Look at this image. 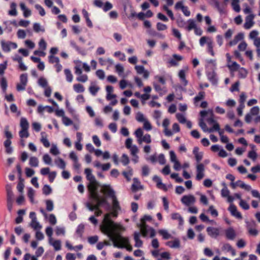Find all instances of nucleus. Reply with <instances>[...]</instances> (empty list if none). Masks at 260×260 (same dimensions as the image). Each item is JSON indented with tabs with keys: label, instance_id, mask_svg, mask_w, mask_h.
<instances>
[{
	"label": "nucleus",
	"instance_id": "nucleus-1",
	"mask_svg": "<svg viewBox=\"0 0 260 260\" xmlns=\"http://www.w3.org/2000/svg\"><path fill=\"white\" fill-rule=\"evenodd\" d=\"M118 212V210H113L111 213L106 214L104 216L103 223L101 226V229L102 232L113 242L114 247H123V245L119 244L120 243L124 244L127 242V240L124 239L118 232L121 226L115 223L111 219V215L115 217H117Z\"/></svg>",
	"mask_w": 260,
	"mask_h": 260
},
{
	"label": "nucleus",
	"instance_id": "nucleus-2",
	"mask_svg": "<svg viewBox=\"0 0 260 260\" xmlns=\"http://www.w3.org/2000/svg\"><path fill=\"white\" fill-rule=\"evenodd\" d=\"M91 203L88 202L86 203V206L88 209L91 211H94V209H98L105 205H108V202L105 197H101L99 194L97 195L96 199H91Z\"/></svg>",
	"mask_w": 260,
	"mask_h": 260
},
{
	"label": "nucleus",
	"instance_id": "nucleus-3",
	"mask_svg": "<svg viewBox=\"0 0 260 260\" xmlns=\"http://www.w3.org/2000/svg\"><path fill=\"white\" fill-rule=\"evenodd\" d=\"M101 192L107 197L113 199L115 197V193L110 185L104 184L102 186Z\"/></svg>",
	"mask_w": 260,
	"mask_h": 260
},
{
	"label": "nucleus",
	"instance_id": "nucleus-4",
	"mask_svg": "<svg viewBox=\"0 0 260 260\" xmlns=\"http://www.w3.org/2000/svg\"><path fill=\"white\" fill-rule=\"evenodd\" d=\"M97 184L98 182L95 181V182L93 183L89 182V184L88 185V189L89 192V198L90 199H97V195L99 194L97 191Z\"/></svg>",
	"mask_w": 260,
	"mask_h": 260
},
{
	"label": "nucleus",
	"instance_id": "nucleus-5",
	"mask_svg": "<svg viewBox=\"0 0 260 260\" xmlns=\"http://www.w3.org/2000/svg\"><path fill=\"white\" fill-rule=\"evenodd\" d=\"M231 186L235 189L237 186H239L240 187L245 189L247 191H249L251 189V187L250 185L245 184L241 180H238L236 182H231Z\"/></svg>",
	"mask_w": 260,
	"mask_h": 260
},
{
	"label": "nucleus",
	"instance_id": "nucleus-6",
	"mask_svg": "<svg viewBox=\"0 0 260 260\" xmlns=\"http://www.w3.org/2000/svg\"><path fill=\"white\" fill-rule=\"evenodd\" d=\"M206 231L208 235L213 238H216L219 235V230L216 228L208 227Z\"/></svg>",
	"mask_w": 260,
	"mask_h": 260
},
{
	"label": "nucleus",
	"instance_id": "nucleus-7",
	"mask_svg": "<svg viewBox=\"0 0 260 260\" xmlns=\"http://www.w3.org/2000/svg\"><path fill=\"white\" fill-rule=\"evenodd\" d=\"M196 201L194 197L192 195L184 196L181 199V202L186 206L193 204Z\"/></svg>",
	"mask_w": 260,
	"mask_h": 260
},
{
	"label": "nucleus",
	"instance_id": "nucleus-8",
	"mask_svg": "<svg viewBox=\"0 0 260 260\" xmlns=\"http://www.w3.org/2000/svg\"><path fill=\"white\" fill-rule=\"evenodd\" d=\"M229 210L230 211L231 214L237 218L240 219L242 218L241 213L237 211V207L235 205L231 204L229 207Z\"/></svg>",
	"mask_w": 260,
	"mask_h": 260
},
{
	"label": "nucleus",
	"instance_id": "nucleus-9",
	"mask_svg": "<svg viewBox=\"0 0 260 260\" xmlns=\"http://www.w3.org/2000/svg\"><path fill=\"white\" fill-rule=\"evenodd\" d=\"M86 179L91 183H94L96 181L94 176L92 174V170L89 168H86L84 171Z\"/></svg>",
	"mask_w": 260,
	"mask_h": 260
},
{
	"label": "nucleus",
	"instance_id": "nucleus-10",
	"mask_svg": "<svg viewBox=\"0 0 260 260\" xmlns=\"http://www.w3.org/2000/svg\"><path fill=\"white\" fill-rule=\"evenodd\" d=\"M253 18L254 15L252 14H250L246 17L245 19V22L244 24V27L246 29H249L251 28L253 24Z\"/></svg>",
	"mask_w": 260,
	"mask_h": 260
},
{
	"label": "nucleus",
	"instance_id": "nucleus-11",
	"mask_svg": "<svg viewBox=\"0 0 260 260\" xmlns=\"http://www.w3.org/2000/svg\"><path fill=\"white\" fill-rule=\"evenodd\" d=\"M225 234L226 238L229 240H233L236 237L235 232L232 228L226 229L225 231Z\"/></svg>",
	"mask_w": 260,
	"mask_h": 260
},
{
	"label": "nucleus",
	"instance_id": "nucleus-12",
	"mask_svg": "<svg viewBox=\"0 0 260 260\" xmlns=\"http://www.w3.org/2000/svg\"><path fill=\"white\" fill-rule=\"evenodd\" d=\"M178 76L180 82L184 86H186L188 84V81L186 79L185 72L184 70H181L178 73Z\"/></svg>",
	"mask_w": 260,
	"mask_h": 260
},
{
	"label": "nucleus",
	"instance_id": "nucleus-13",
	"mask_svg": "<svg viewBox=\"0 0 260 260\" xmlns=\"http://www.w3.org/2000/svg\"><path fill=\"white\" fill-rule=\"evenodd\" d=\"M199 148L198 147H194L193 149V154L194 155L196 160L197 162H199L203 158V152H199Z\"/></svg>",
	"mask_w": 260,
	"mask_h": 260
},
{
	"label": "nucleus",
	"instance_id": "nucleus-14",
	"mask_svg": "<svg viewBox=\"0 0 260 260\" xmlns=\"http://www.w3.org/2000/svg\"><path fill=\"white\" fill-rule=\"evenodd\" d=\"M140 234L138 232L134 233V240L135 241V246L136 247H141L142 246L143 242L140 239Z\"/></svg>",
	"mask_w": 260,
	"mask_h": 260
},
{
	"label": "nucleus",
	"instance_id": "nucleus-15",
	"mask_svg": "<svg viewBox=\"0 0 260 260\" xmlns=\"http://www.w3.org/2000/svg\"><path fill=\"white\" fill-rule=\"evenodd\" d=\"M205 96V92L204 91H200L198 94L193 98V104L196 106H198V103L204 99Z\"/></svg>",
	"mask_w": 260,
	"mask_h": 260
},
{
	"label": "nucleus",
	"instance_id": "nucleus-16",
	"mask_svg": "<svg viewBox=\"0 0 260 260\" xmlns=\"http://www.w3.org/2000/svg\"><path fill=\"white\" fill-rule=\"evenodd\" d=\"M41 135V138L40 139V141L43 144L44 147L48 148L50 146V144L47 138L46 134L45 132H42Z\"/></svg>",
	"mask_w": 260,
	"mask_h": 260
},
{
	"label": "nucleus",
	"instance_id": "nucleus-17",
	"mask_svg": "<svg viewBox=\"0 0 260 260\" xmlns=\"http://www.w3.org/2000/svg\"><path fill=\"white\" fill-rule=\"evenodd\" d=\"M6 191L7 196V202H12L13 197V193L12 190V188L10 185H7Z\"/></svg>",
	"mask_w": 260,
	"mask_h": 260
},
{
	"label": "nucleus",
	"instance_id": "nucleus-18",
	"mask_svg": "<svg viewBox=\"0 0 260 260\" xmlns=\"http://www.w3.org/2000/svg\"><path fill=\"white\" fill-rule=\"evenodd\" d=\"M171 218L173 220H177L179 222V225H182L183 224V219L179 213H174L172 214Z\"/></svg>",
	"mask_w": 260,
	"mask_h": 260
},
{
	"label": "nucleus",
	"instance_id": "nucleus-19",
	"mask_svg": "<svg viewBox=\"0 0 260 260\" xmlns=\"http://www.w3.org/2000/svg\"><path fill=\"white\" fill-rule=\"evenodd\" d=\"M20 7L21 10L23 12V16L24 17L26 18L29 17L31 15V11L28 8H27L25 5V4L23 3H21L20 4Z\"/></svg>",
	"mask_w": 260,
	"mask_h": 260
},
{
	"label": "nucleus",
	"instance_id": "nucleus-20",
	"mask_svg": "<svg viewBox=\"0 0 260 260\" xmlns=\"http://www.w3.org/2000/svg\"><path fill=\"white\" fill-rule=\"evenodd\" d=\"M244 34H238L230 43L231 46L236 45L238 42L242 40L244 38Z\"/></svg>",
	"mask_w": 260,
	"mask_h": 260
},
{
	"label": "nucleus",
	"instance_id": "nucleus-21",
	"mask_svg": "<svg viewBox=\"0 0 260 260\" xmlns=\"http://www.w3.org/2000/svg\"><path fill=\"white\" fill-rule=\"evenodd\" d=\"M16 4L14 2H13L10 5L11 10L9 11V14L11 16H15L17 15V12L16 11Z\"/></svg>",
	"mask_w": 260,
	"mask_h": 260
},
{
	"label": "nucleus",
	"instance_id": "nucleus-22",
	"mask_svg": "<svg viewBox=\"0 0 260 260\" xmlns=\"http://www.w3.org/2000/svg\"><path fill=\"white\" fill-rule=\"evenodd\" d=\"M112 199V209L114 210L120 211L121 207L119 205V203L116 197L113 198Z\"/></svg>",
	"mask_w": 260,
	"mask_h": 260
},
{
	"label": "nucleus",
	"instance_id": "nucleus-23",
	"mask_svg": "<svg viewBox=\"0 0 260 260\" xmlns=\"http://www.w3.org/2000/svg\"><path fill=\"white\" fill-rule=\"evenodd\" d=\"M39 159L35 156H31L29 158V164L32 167H37L39 166Z\"/></svg>",
	"mask_w": 260,
	"mask_h": 260
},
{
	"label": "nucleus",
	"instance_id": "nucleus-24",
	"mask_svg": "<svg viewBox=\"0 0 260 260\" xmlns=\"http://www.w3.org/2000/svg\"><path fill=\"white\" fill-rule=\"evenodd\" d=\"M20 125L21 129H28L29 123L27 119L24 117H22L20 119Z\"/></svg>",
	"mask_w": 260,
	"mask_h": 260
},
{
	"label": "nucleus",
	"instance_id": "nucleus-25",
	"mask_svg": "<svg viewBox=\"0 0 260 260\" xmlns=\"http://www.w3.org/2000/svg\"><path fill=\"white\" fill-rule=\"evenodd\" d=\"M64 73L66 75L67 81L69 82H72L73 81V76L71 71L68 69H66L64 70Z\"/></svg>",
	"mask_w": 260,
	"mask_h": 260
},
{
	"label": "nucleus",
	"instance_id": "nucleus-26",
	"mask_svg": "<svg viewBox=\"0 0 260 260\" xmlns=\"http://www.w3.org/2000/svg\"><path fill=\"white\" fill-rule=\"evenodd\" d=\"M55 162L58 168L61 169H65L66 164L65 161L62 158H58L55 160Z\"/></svg>",
	"mask_w": 260,
	"mask_h": 260
},
{
	"label": "nucleus",
	"instance_id": "nucleus-27",
	"mask_svg": "<svg viewBox=\"0 0 260 260\" xmlns=\"http://www.w3.org/2000/svg\"><path fill=\"white\" fill-rule=\"evenodd\" d=\"M222 185L224 187L221 190V194L222 197L226 198L227 196H229L230 192L225 183H222Z\"/></svg>",
	"mask_w": 260,
	"mask_h": 260
},
{
	"label": "nucleus",
	"instance_id": "nucleus-28",
	"mask_svg": "<svg viewBox=\"0 0 260 260\" xmlns=\"http://www.w3.org/2000/svg\"><path fill=\"white\" fill-rule=\"evenodd\" d=\"M187 30L188 31H190L192 29H196L197 26L195 22V21L193 19H189L188 21V24L187 26Z\"/></svg>",
	"mask_w": 260,
	"mask_h": 260
},
{
	"label": "nucleus",
	"instance_id": "nucleus-29",
	"mask_svg": "<svg viewBox=\"0 0 260 260\" xmlns=\"http://www.w3.org/2000/svg\"><path fill=\"white\" fill-rule=\"evenodd\" d=\"M74 90L77 93H81L84 91V87L83 85L81 84H75L73 85Z\"/></svg>",
	"mask_w": 260,
	"mask_h": 260
},
{
	"label": "nucleus",
	"instance_id": "nucleus-30",
	"mask_svg": "<svg viewBox=\"0 0 260 260\" xmlns=\"http://www.w3.org/2000/svg\"><path fill=\"white\" fill-rule=\"evenodd\" d=\"M141 232L143 237H146L149 232V229H147V225L146 224H140Z\"/></svg>",
	"mask_w": 260,
	"mask_h": 260
},
{
	"label": "nucleus",
	"instance_id": "nucleus-31",
	"mask_svg": "<svg viewBox=\"0 0 260 260\" xmlns=\"http://www.w3.org/2000/svg\"><path fill=\"white\" fill-rule=\"evenodd\" d=\"M166 244L171 248H178L180 246V241L178 240H175L174 241H169Z\"/></svg>",
	"mask_w": 260,
	"mask_h": 260
},
{
	"label": "nucleus",
	"instance_id": "nucleus-32",
	"mask_svg": "<svg viewBox=\"0 0 260 260\" xmlns=\"http://www.w3.org/2000/svg\"><path fill=\"white\" fill-rule=\"evenodd\" d=\"M239 0H232V6L236 12H239L240 11V7L239 5Z\"/></svg>",
	"mask_w": 260,
	"mask_h": 260
},
{
	"label": "nucleus",
	"instance_id": "nucleus-33",
	"mask_svg": "<svg viewBox=\"0 0 260 260\" xmlns=\"http://www.w3.org/2000/svg\"><path fill=\"white\" fill-rule=\"evenodd\" d=\"M209 42H212V40L208 37L204 36L201 38L200 44L201 46H204L205 44H207L208 45Z\"/></svg>",
	"mask_w": 260,
	"mask_h": 260
},
{
	"label": "nucleus",
	"instance_id": "nucleus-34",
	"mask_svg": "<svg viewBox=\"0 0 260 260\" xmlns=\"http://www.w3.org/2000/svg\"><path fill=\"white\" fill-rule=\"evenodd\" d=\"M133 180L134 183L132 185V190L133 192H136L139 189L138 185L140 184V182L136 178H134Z\"/></svg>",
	"mask_w": 260,
	"mask_h": 260
},
{
	"label": "nucleus",
	"instance_id": "nucleus-35",
	"mask_svg": "<svg viewBox=\"0 0 260 260\" xmlns=\"http://www.w3.org/2000/svg\"><path fill=\"white\" fill-rule=\"evenodd\" d=\"M28 129H21L19 133V137L22 139L23 138H27L29 137V134L28 132Z\"/></svg>",
	"mask_w": 260,
	"mask_h": 260
},
{
	"label": "nucleus",
	"instance_id": "nucleus-36",
	"mask_svg": "<svg viewBox=\"0 0 260 260\" xmlns=\"http://www.w3.org/2000/svg\"><path fill=\"white\" fill-rule=\"evenodd\" d=\"M2 47L3 51L9 52L11 50L10 42L5 43L4 41H2Z\"/></svg>",
	"mask_w": 260,
	"mask_h": 260
},
{
	"label": "nucleus",
	"instance_id": "nucleus-37",
	"mask_svg": "<svg viewBox=\"0 0 260 260\" xmlns=\"http://www.w3.org/2000/svg\"><path fill=\"white\" fill-rule=\"evenodd\" d=\"M159 233L162 236L163 238L165 240L169 239L171 238V235L167 231L165 230H159Z\"/></svg>",
	"mask_w": 260,
	"mask_h": 260
},
{
	"label": "nucleus",
	"instance_id": "nucleus-38",
	"mask_svg": "<svg viewBox=\"0 0 260 260\" xmlns=\"http://www.w3.org/2000/svg\"><path fill=\"white\" fill-rule=\"evenodd\" d=\"M27 74H22L20 76V83L26 85L27 83Z\"/></svg>",
	"mask_w": 260,
	"mask_h": 260
},
{
	"label": "nucleus",
	"instance_id": "nucleus-39",
	"mask_svg": "<svg viewBox=\"0 0 260 260\" xmlns=\"http://www.w3.org/2000/svg\"><path fill=\"white\" fill-rule=\"evenodd\" d=\"M43 193L45 195H49L52 192L51 187L48 185H45L42 189Z\"/></svg>",
	"mask_w": 260,
	"mask_h": 260
},
{
	"label": "nucleus",
	"instance_id": "nucleus-40",
	"mask_svg": "<svg viewBox=\"0 0 260 260\" xmlns=\"http://www.w3.org/2000/svg\"><path fill=\"white\" fill-rule=\"evenodd\" d=\"M49 62L51 63H58L59 62V59L58 57L54 56L52 55H50L48 56Z\"/></svg>",
	"mask_w": 260,
	"mask_h": 260
},
{
	"label": "nucleus",
	"instance_id": "nucleus-41",
	"mask_svg": "<svg viewBox=\"0 0 260 260\" xmlns=\"http://www.w3.org/2000/svg\"><path fill=\"white\" fill-rule=\"evenodd\" d=\"M30 226L35 230L40 229L42 228L41 225L37 221V219L31 221Z\"/></svg>",
	"mask_w": 260,
	"mask_h": 260
},
{
	"label": "nucleus",
	"instance_id": "nucleus-42",
	"mask_svg": "<svg viewBox=\"0 0 260 260\" xmlns=\"http://www.w3.org/2000/svg\"><path fill=\"white\" fill-rule=\"evenodd\" d=\"M141 141L147 143H150L151 142L150 135L149 134H146L142 138L141 140H139V143H140Z\"/></svg>",
	"mask_w": 260,
	"mask_h": 260
},
{
	"label": "nucleus",
	"instance_id": "nucleus-43",
	"mask_svg": "<svg viewBox=\"0 0 260 260\" xmlns=\"http://www.w3.org/2000/svg\"><path fill=\"white\" fill-rule=\"evenodd\" d=\"M1 88L4 92H5L7 88V81L5 78H2L1 80Z\"/></svg>",
	"mask_w": 260,
	"mask_h": 260
},
{
	"label": "nucleus",
	"instance_id": "nucleus-44",
	"mask_svg": "<svg viewBox=\"0 0 260 260\" xmlns=\"http://www.w3.org/2000/svg\"><path fill=\"white\" fill-rule=\"evenodd\" d=\"M171 177L173 179H175L176 182L177 183H182L183 181V180L182 178L179 176L178 174L177 173H173L171 175Z\"/></svg>",
	"mask_w": 260,
	"mask_h": 260
},
{
	"label": "nucleus",
	"instance_id": "nucleus-45",
	"mask_svg": "<svg viewBox=\"0 0 260 260\" xmlns=\"http://www.w3.org/2000/svg\"><path fill=\"white\" fill-rule=\"evenodd\" d=\"M56 251L59 250L61 249V242L59 240H55L52 243Z\"/></svg>",
	"mask_w": 260,
	"mask_h": 260
},
{
	"label": "nucleus",
	"instance_id": "nucleus-46",
	"mask_svg": "<svg viewBox=\"0 0 260 260\" xmlns=\"http://www.w3.org/2000/svg\"><path fill=\"white\" fill-rule=\"evenodd\" d=\"M89 90L91 94L93 95H95L100 90V88L96 86H90L89 88Z\"/></svg>",
	"mask_w": 260,
	"mask_h": 260
},
{
	"label": "nucleus",
	"instance_id": "nucleus-47",
	"mask_svg": "<svg viewBox=\"0 0 260 260\" xmlns=\"http://www.w3.org/2000/svg\"><path fill=\"white\" fill-rule=\"evenodd\" d=\"M46 209L48 211H51L53 210V203L51 200H47L46 202Z\"/></svg>",
	"mask_w": 260,
	"mask_h": 260
},
{
	"label": "nucleus",
	"instance_id": "nucleus-48",
	"mask_svg": "<svg viewBox=\"0 0 260 260\" xmlns=\"http://www.w3.org/2000/svg\"><path fill=\"white\" fill-rule=\"evenodd\" d=\"M43 161L47 165H50L51 164L52 159L50 156L48 154H45L43 157Z\"/></svg>",
	"mask_w": 260,
	"mask_h": 260
},
{
	"label": "nucleus",
	"instance_id": "nucleus-49",
	"mask_svg": "<svg viewBox=\"0 0 260 260\" xmlns=\"http://www.w3.org/2000/svg\"><path fill=\"white\" fill-rule=\"evenodd\" d=\"M149 168L146 165L144 166L142 168V175L143 176H147L149 174Z\"/></svg>",
	"mask_w": 260,
	"mask_h": 260
},
{
	"label": "nucleus",
	"instance_id": "nucleus-50",
	"mask_svg": "<svg viewBox=\"0 0 260 260\" xmlns=\"http://www.w3.org/2000/svg\"><path fill=\"white\" fill-rule=\"evenodd\" d=\"M35 8L39 11L41 16H43L45 15V11L44 8L41 5L36 4L35 5Z\"/></svg>",
	"mask_w": 260,
	"mask_h": 260
},
{
	"label": "nucleus",
	"instance_id": "nucleus-51",
	"mask_svg": "<svg viewBox=\"0 0 260 260\" xmlns=\"http://www.w3.org/2000/svg\"><path fill=\"white\" fill-rule=\"evenodd\" d=\"M34 194H35L34 190L31 188H29L28 190L27 196L29 198L31 202H32V203L34 202Z\"/></svg>",
	"mask_w": 260,
	"mask_h": 260
},
{
	"label": "nucleus",
	"instance_id": "nucleus-52",
	"mask_svg": "<svg viewBox=\"0 0 260 260\" xmlns=\"http://www.w3.org/2000/svg\"><path fill=\"white\" fill-rule=\"evenodd\" d=\"M176 118L177 120L179 121V122H180L181 123H184L186 122V119L185 117L182 114H177Z\"/></svg>",
	"mask_w": 260,
	"mask_h": 260
},
{
	"label": "nucleus",
	"instance_id": "nucleus-53",
	"mask_svg": "<svg viewBox=\"0 0 260 260\" xmlns=\"http://www.w3.org/2000/svg\"><path fill=\"white\" fill-rule=\"evenodd\" d=\"M239 205L244 210H248L249 209V205L246 201H244L243 200H241Z\"/></svg>",
	"mask_w": 260,
	"mask_h": 260
},
{
	"label": "nucleus",
	"instance_id": "nucleus-54",
	"mask_svg": "<svg viewBox=\"0 0 260 260\" xmlns=\"http://www.w3.org/2000/svg\"><path fill=\"white\" fill-rule=\"evenodd\" d=\"M77 80L79 82H85L88 80V76L86 74H81L77 78Z\"/></svg>",
	"mask_w": 260,
	"mask_h": 260
},
{
	"label": "nucleus",
	"instance_id": "nucleus-55",
	"mask_svg": "<svg viewBox=\"0 0 260 260\" xmlns=\"http://www.w3.org/2000/svg\"><path fill=\"white\" fill-rule=\"evenodd\" d=\"M122 175L126 179L127 181H129L131 180L130 177L133 175L132 170H130L128 172L123 171Z\"/></svg>",
	"mask_w": 260,
	"mask_h": 260
},
{
	"label": "nucleus",
	"instance_id": "nucleus-56",
	"mask_svg": "<svg viewBox=\"0 0 260 260\" xmlns=\"http://www.w3.org/2000/svg\"><path fill=\"white\" fill-rule=\"evenodd\" d=\"M38 83L43 87H46L48 84L46 79L42 77L39 79Z\"/></svg>",
	"mask_w": 260,
	"mask_h": 260
},
{
	"label": "nucleus",
	"instance_id": "nucleus-57",
	"mask_svg": "<svg viewBox=\"0 0 260 260\" xmlns=\"http://www.w3.org/2000/svg\"><path fill=\"white\" fill-rule=\"evenodd\" d=\"M228 67L231 70L237 71L240 68V65L238 64L236 62L234 61L233 62L231 65H229Z\"/></svg>",
	"mask_w": 260,
	"mask_h": 260
},
{
	"label": "nucleus",
	"instance_id": "nucleus-58",
	"mask_svg": "<svg viewBox=\"0 0 260 260\" xmlns=\"http://www.w3.org/2000/svg\"><path fill=\"white\" fill-rule=\"evenodd\" d=\"M113 7V5L109 2H106L103 6V9L104 11L107 12L110 10H111Z\"/></svg>",
	"mask_w": 260,
	"mask_h": 260
},
{
	"label": "nucleus",
	"instance_id": "nucleus-59",
	"mask_svg": "<svg viewBox=\"0 0 260 260\" xmlns=\"http://www.w3.org/2000/svg\"><path fill=\"white\" fill-rule=\"evenodd\" d=\"M259 112V108L257 106L252 107L250 111V114L251 115H257Z\"/></svg>",
	"mask_w": 260,
	"mask_h": 260
},
{
	"label": "nucleus",
	"instance_id": "nucleus-60",
	"mask_svg": "<svg viewBox=\"0 0 260 260\" xmlns=\"http://www.w3.org/2000/svg\"><path fill=\"white\" fill-rule=\"evenodd\" d=\"M219 129H220L219 125L217 122H216L215 123H214L213 124V127L212 128H209V129H208V132L209 133H212L214 131H219Z\"/></svg>",
	"mask_w": 260,
	"mask_h": 260
},
{
	"label": "nucleus",
	"instance_id": "nucleus-61",
	"mask_svg": "<svg viewBox=\"0 0 260 260\" xmlns=\"http://www.w3.org/2000/svg\"><path fill=\"white\" fill-rule=\"evenodd\" d=\"M115 57H118L119 59L121 61L125 60V56L124 53H122L120 51H116L114 53Z\"/></svg>",
	"mask_w": 260,
	"mask_h": 260
},
{
	"label": "nucleus",
	"instance_id": "nucleus-62",
	"mask_svg": "<svg viewBox=\"0 0 260 260\" xmlns=\"http://www.w3.org/2000/svg\"><path fill=\"white\" fill-rule=\"evenodd\" d=\"M121 162L124 166L127 165L129 162L128 157L126 154H123L121 158Z\"/></svg>",
	"mask_w": 260,
	"mask_h": 260
},
{
	"label": "nucleus",
	"instance_id": "nucleus-63",
	"mask_svg": "<svg viewBox=\"0 0 260 260\" xmlns=\"http://www.w3.org/2000/svg\"><path fill=\"white\" fill-rule=\"evenodd\" d=\"M92 141L96 146L100 147L101 146V141L96 135H94L92 136Z\"/></svg>",
	"mask_w": 260,
	"mask_h": 260
},
{
	"label": "nucleus",
	"instance_id": "nucleus-64",
	"mask_svg": "<svg viewBox=\"0 0 260 260\" xmlns=\"http://www.w3.org/2000/svg\"><path fill=\"white\" fill-rule=\"evenodd\" d=\"M62 122L66 126L70 125L73 123L72 120L66 116L62 118Z\"/></svg>",
	"mask_w": 260,
	"mask_h": 260
}]
</instances>
